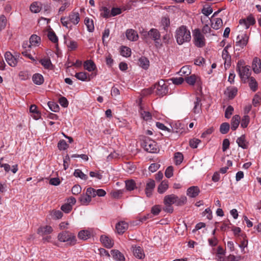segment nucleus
I'll return each mask as SVG.
<instances>
[{
    "mask_svg": "<svg viewBox=\"0 0 261 261\" xmlns=\"http://www.w3.org/2000/svg\"><path fill=\"white\" fill-rule=\"evenodd\" d=\"M58 239L60 242L66 243L70 246L74 245L76 243L75 236L69 231H63L59 233L58 235Z\"/></svg>",
    "mask_w": 261,
    "mask_h": 261,
    "instance_id": "f257e3e1",
    "label": "nucleus"
},
{
    "mask_svg": "<svg viewBox=\"0 0 261 261\" xmlns=\"http://www.w3.org/2000/svg\"><path fill=\"white\" fill-rule=\"evenodd\" d=\"M141 146L145 150L150 153H156L159 150L156 143L147 137H144Z\"/></svg>",
    "mask_w": 261,
    "mask_h": 261,
    "instance_id": "f03ea898",
    "label": "nucleus"
},
{
    "mask_svg": "<svg viewBox=\"0 0 261 261\" xmlns=\"http://www.w3.org/2000/svg\"><path fill=\"white\" fill-rule=\"evenodd\" d=\"M153 89L156 94L161 97L166 95L168 92V86L163 80L155 84L153 86Z\"/></svg>",
    "mask_w": 261,
    "mask_h": 261,
    "instance_id": "7ed1b4c3",
    "label": "nucleus"
},
{
    "mask_svg": "<svg viewBox=\"0 0 261 261\" xmlns=\"http://www.w3.org/2000/svg\"><path fill=\"white\" fill-rule=\"evenodd\" d=\"M231 47V45L228 44L225 47L222 51V57L223 59L224 60V65L225 69L229 68L231 65V56L228 51V48Z\"/></svg>",
    "mask_w": 261,
    "mask_h": 261,
    "instance_id": "20e7f679",
    "label": "nucleus"
},
{
    "mask_svg": "<svg viewBox=\"0 0 261 261\" xmlns=\"http://www.w3.org/2000/svg\"><path fill=\"white\" fill-rule=\"evenodd\" d=\"M237 71L238 72L241 80L244 83H246L249 78L250 77L251 71L249 66H246Z\"/></svg>",
    "mask_w": 261,
    "mask_h": 261,
    "instance_id": "39448f33",
    "label": "nucleus"
},
{
    "mask_svg": "<svg viewBox=\"0 0 261 261\" xmlns=\"http://www.w3.org/2000/svg\"><path fill=\"white\" fill-rule=\"evenodd\" d=\"M248 39V34H240L237 37L236 46L243 48L247 45Z\"/></svg>",
    "mask_w": 261,
    "mask_h": 261,
    "instance_id": "423d86ee",
    "label": "nucleus"
},
{
    "mask_svg": "<svg viewBox=\"0 0 261 261\" xmlns=\"http://www.w3.org/2000/svg\"><path fill=\"white\" fill-rule=\"evenodd\" d=\"M173 133L182 134L186 132V126L185 124L180 121H177L173 124L172 127Z\"/></svg>",
    "mask_w": 261,
    "mask_h": 261,
    "instance_id": "0eeeda50",
    "label": "nucleus"
},
{
    "mask_svg": "<svg viewBox=\"0 0 261 261\" xmlns=\"http://www.w3.org/2000/svg\"><path fill=\"white\" fill-rule=\"evenodd\" d=\"M185 80L190 86H194L195 84L200 86L201 84L200 78L195 74H192L189 76L186 77Z\"/></svg>",
    "mask_w": 261,
    "mask_h": 261,
    "instance_id": "6e6552de",
    "label": "nucleus"
},
{
    "mask_svg": "<svg viewBox=\"0 0 261 261\" xmlns=\"http://www.w3.org/2000/svg\"><path fill=\"white\" fill-rule=\"evenodd\" d=\"M240 24L244 27L245 29H248L250 25H253L255 22V20L252 15H250L245 19H240Z\"/></svg>",
    "mask_w": 261,
    "mask_h": 261,
    "instance_id": "1a4fd4ad",
    "label": "nucleus"
},
{
    "mask_svg": "<svg viewBox=\"0 0 261 261\" xmlns=\"http://www.w3.org/2000/svg\"><path fill=\"white\" fill-rule=\"evenodd\" d=\"M5 58L8 64L11 67L16 66L18 60L10 51H7L5 54Z\"/></svg>",
    "mask_w": 261,
    "mask_h": 261,
    "instance_id": "9d476101",
    "label": "nucleus"
},
{
    "mask_svg": "<svg viewBox=\"0 0 261 261\" xmlns=\"http://www.w3.org/2000/svg\"><path fill=\"white\" fill-rule=\"evenodd\" d=\"M194 44L198 47H202L205 45V38L203 34H194Z\"/></svg>",
    "mask_w": 261,
    "mask_h": 261,
    "instance_id": "9b49d317",
    "label": "nucleus"
},
{
    "mask_svg": "<svg viewBox=\"0 0 261 261\" xmlns=\"http://www.w3.org/2000/svg\"><path fill=\"white\" fill-rule=\"evenodd\" d=\"M175 37L177 42L178 44H182L185 42L190 41L191 36V34H176Z\"/></svg>",
    "mask_w": 261,
    "mask_h": 261,
    "instance_id": "f8f14e48",
    "label": "nucleus"
},
{
    "mask_svg": "<svg viewBox=\"0 0 261 261\" xmlns=\"http://www.w3.org/2000/svg\"><path fill=\"white\" fill-rule=\"evenodd\" d=\"M155 186V181L154 180L149 179L146 184L145 188V194L148 197H150L152 195V191Z\"/></svg>",
    "mask_w": 261,
    "mask_h": 261,
    "instance_id": "ddd939ff",
    "label": "nucleus"
},
{
    "mask_svg": "<svg viewBox=\"0 0 261 261\" xmlns=\"http://www.w3.org/2000/svg\"><path fill=\"white\" fill-rule=\"evenodd\" d=\"M128 224L124 221H120L116 224V229L119 234H122L128 228Z\"/></svg>",
    "mask_w": 261,
    "mask_h": 261,
    "instance_id": "4468645a",
    "label": "nucleus"
},
{
    "mask_svg": "<svg viewBox=\"0 0 261 261\" xmlns=\"http://www.w3.org/2000/svg\"><path fill=\"white\" fill-rule=\"evenodd\" d=\"M200 193V189L197 186H191L187 190V195L190 198H195Z\"/></svg>",
    "mask_w": 261,
    "mask_h": 261,
    "instance_id": "2eb2a0df",
    "label": "nucleus"
},
{
    "mask_svg": "<svg viewBox=\"0 0 261 261\" xmlns=\"http://www.w3.org/2000/svg\"><path fill=\"white\" fill-rule=\"evenodd\" d=\"M252 68L253 72L259 73L261 72V60L257 57H255L252 61Z\"/></svg>",
    "mask_w": 261,
    "mask_h": 261,
    "instance_id": "dca6fc26",
    "label": "nucleus"
},
{
    "mask_svg": "<svg viewBox=\"0 0 261 261\" xmlns=\"http://www.w3.org/2000/svg\"><path fill=\"white\" fill-rule=\"evenodd\" d=\"M132 248L134 255L136 257L139 259H142L145 257V254L142 247L140 246H133Z\"/></svg>",
    "mask_w": 261,
    "mask_h": 261,
    "instance_id": "f3484780",
    "label": "nucleus"
},
{
    "mask_svg": "<svg viewBox=\"0 0 261 261\" xmlns=\"http://www.w3.org/2000/svg\"><path fill=\"white\" fill-rule=\"evenodd\" d=\"M100 240L102 244L108 248H111L113 246V240L107 236L101 235Z\"/></svg>",
    "mask_w": 261,
    "mask_h": 261,
    "instance_id": "a211bd4d",
    "label": "nucleus"
},
{
    "mask_svg": "<svg viewBox=\"0 0 261 261\" xmlns=\"http://www.w3.org/2000/svg\"><path fill=\"white\" fill-rule=\"evenodd\" d=\"M238 146L243 149H247L249 146V143L246 140V136L245 135H242L241 137H239L236 141Z\"/></svg>",
    "mask_w": 261,
    "mask_h": 261,
    "instance_id": "6ab92c4d",
    "label": "nucleus"
},
{
    "mask_svg": "<svg viewBox=\"0 0 261 261\" xmlns=\"http://www.w3.org/2000/svg\"><path fill=\"white\" fill-rule=\"evenodd\" d=\"M111 254L114 259L117 261H125L124 255L118 250H112Z\"/></svg>",
    "mask_w": 261,
    "mask_h": 261,
    "instance_id": "aec40b11",
    "label": "nucleus"
},
{
    "mask_svg": "<svg viewBox=\"0 0 261 261\" xmlns=\"http://www.w3.org/2000/svg\"><path fill=\"white\" fill-rule=\"evenodd\" d=\"M42 9V4L39 2H34L30 6L31 11L34 13L39 12Z\"/></svg>",
    "mask_w": 261,
    "mask_h": 261,
    "instance_id": "412c9836",
    "label": "nucleus"
},
{
    "mask_svg": "<svg viewBox=\"0 0 261 261\" xmlns=\"http://www.w3.org/2000/svg\"><path fill=\"white\" fill-rule=\"evenodd\" d=\"M68 19L70 23L76 24L80 21V14L78 12L73 11L69 15Z\"/></svg>",
    "mask_w": 261,
    "mask_h": 261,
    "instance_id": "4be33fe9",
    "label": "nucleus"
},
{
    "mask_svg": "<svg viewBox=\"0 0 261 261\" xmlns=\"http://www.w3.org/2000/svg\"><path fill=\"white\" fill-rule=\"evenodd\" d=\"M240 117L238 115L233 116L231 120V129L235 130L238 127L240 123Z\"/></svg>",
    "mask_w": 261,
    "mask_h": 261,
    "instance_id": "5701e85b",
    "label": "nucleus"
},
{
    "mask_svg": "<svg viewBox=\"0 0 261 261\" xmlns=\"http://www.w3.org/2000/svg\"><path fill=\"white\" fill-rule=\"evenodd\" d=\"M53 228L51 226L46 225L45 226L40 227L38 229V233L40 235L43 236L50 234L53 231Z\"/></svg>",
    "mask_w": 261,
    "mask_h": 261,
    "instance_id": "b1692460",
    "label": "nucleus"
},
{
    "mask_svg": "<svg viewBox=\"0 0 261 261\" xmlns=\"http://www.w3.org/2000/svg\"><path fill=\"white\" fill-rule=\"evenodd\" d=\"M138 64L140 67L146 70L149 68V61L147 58L141 57L138 60Z\"/></svg>",
    "mask_w": 261,
    "mask_h": 261,
    "instance_id": "393cba45",
    "label": "nucleus"
},
{
    "mask_svg": "<svg viewBox=\"0 0 261 261\" xmlns=\"http://www.w3.org/2000/svg\"><path fill=\"white\" fill-rule=\"evenodd\" d=\"M176 198L177 199V196L175 194H170L166 195L164 198V204H174L176 201Z\"/></svg>",
    "mask_w": 261,
    "mask_h": 261,
    "instance_id": "a878e982",
    "label": "nucleus"
},
{
    "mask_svg": "<svg viewBox=\"0 0 261 261\" xmlns=\"http://www.w3.org/2000/svg\"><path fill=\"white\" fill-rule=\"evenodd\" d=\"M32 80L35 84L40 85L44 82V77L40 73H35L33 75Z\"/></svg>",
    "mask_w": 261,
    "mask_h": 261,
    "instance_id": "bb28decb",
    "label": "nucleus"
},
{
    "mask_svg": "<svg viewBox=\"0 0 261 261\" xmlns=\"http://www.w3.org/2000/svg\"><path fill=\"white\" fill-rule=\"evenodd\" d=\"M40 37L35 34H33L30 38V44L28 47L30 48L31 46L37 45L40 41Z\"/></svg>",
    "mask_w": 261,
    "mask_h": 261,
    "instance_id": "cd10ccee",
    "label": "nucleus"
},
{
    "mask_svg": "<svg viewBox=\"0 0 261 261\" xmlns=\"http://www.w3.org/2000/svg\"><path fill=\"white\" fill-rule=\"evenodd\" d=\"M168 180H163L158 188V192L160 194L164 193L168 189Z\"/></svg>",
    "mask_w": 261,
    "mask_h": 261,
    "instance_id": "c85d7f7f",
    "label": "nucleus"
},
{
    "mask_svg": "<svg viewBox=\"0 0 261 261\" xmlns=\"http://www.w3.org/2000/svg\"><path fill=\"white\" fill-rule=\"evenodd\" d=\"M120 53L123 57L127 58L131 56L132 51L130 48L125 46H121L120 49Z\"/></svg>",
    "mask_w": 261,
    "mask_h": 261,
    "instance_id": "c756f323",
    "label": "nucleus"
},
{
    "mask_svg": "<svg viewBox=\"0 0 261 261\" xmlns=\"http://www.w3.org/2000/svg\"><path fill=\"white\" fill-rule=\"evenodd\" d=\"M79 201L82 205H87L91 201V197L89 195L83 194L81 195L79 198Z\"/></svg>",
    "mask_w": 261,
    "mask_h": 261,
    "instance_id": "7c9ffc66",
    "label": "nucleus"
},
{
    "mask_svg": "<svg viewBox=\"0 0 261 261\" xmlns=\"http://www.w3.org/2000/svg\"><path fill=\"white\" fill-rule=\"evenodd\" d=\"M77 236L80 239L86 240L90 238L91 233L88 230H82L79 232Z\"/></svg>",
    "mask_w": 261,
    "mask_h": 261,
    "instance_id": "2f4dec72",
    "label": "nucleus"
},
{
    "mask_svg": "<svg viewBox=\"0 0 261 261\" xmlns=\"http://www.w3.org/2000/svg\"><path fill=\"white\" fill-rule=\"evenodd\" d=\"M125 187L127 191H133L137 188L136 184L134 180L129 179L125 181Z\"/></svg>",
    "mask_w": 261,
    "mask_h": 261,
    "instance_id": "473e14b6",
    "label": "nucleus"
},
{
    "mask_svg": "<svg viewBox=\"0 0 261 261\" xmlns=\"http://www.w3.org/2000/svg\"><path fill=\"white\" fill-rule=\"evenodd\" d=\"M184 160V155L180 152H176L174 154V161L176 165H180Z\"/></svg>",
    "mask_w": 261,
    "mask_h": 261,
    "instance_id": "72a5a7b5",
    "label": "nucleus"
},
{
    "mask_svg": "<svg viewBox=\"0 0 261 261\" xmlns=\"http://www.w3.org/2000/svg\"><path fill=\"white\" fill-rule=\"evenodd\" d=\"M201 98L199 97H196V100L194 101V107L193 110V112L195 114L199 113L201 111Z\"/></svg>",
    "mask_w": 261,
    "mask_h": 261,
    "instance_id": "f704fd0d",
    "label": "nucleus"
},
{
    "mask_svg": "<svg viewBox=\"0 0 261 261\" xmlns=\"http://www.w3.org/2000/svg\"><path fill=\"white\" fill-rule=\"evenodd\" d=\"M84 68L88 71H92L94 70L96 66L94 63L91 60H87L84 62Z\"/></svg>",
    "mask_w": 261,
    "mask_h": 261,
    "instance_id": "c9c22d12",
    "label": "nucleus"
},
{
    "mask_svg": "<svg viewBox=\"0 0 261 261\" xmlns=\"http://www.w3.org/2000/svg\"><path fill=\"white\" fill-rule=\"evenodd\" d=\"M227 96L230 99H233L237 94L238 89L237 87H232L227 88Z\"/></svg>",
    "mask_w": 261,
    "mask_h": 261,
    "instance_id": "e433bc0d",
    "label": "nucleus"
},
{
    "mask_svg": "<svg viewBox=\"0 0 261 261\" xmlns=\"http://www.w3.org/2000/svg\"><path fill=\"white\" fill-rule=\"evenodd\" d=\"M30 112L34 114L32 116L36 120L38 119L40 117V113L38 111L37 106L35 105L31 106L30 108Z\"/></svg>",
    "mask_w": 261,
    "mask_h": 261,
    "instance_id": "4c0bfd02",
    "label": "nucleus"
},
{
    "mask_svg": "<svg viewBox=\"0 0 261 261\" xmlns=\"http://www.w3.org/2000/svg\"><path fill=\"white\" fill-rule=\"evenodd\" d=\"M222 25V20L221 18H216L212 20V27L217 30Z\"/></svg>",
    "mask_w": 261,
    "mask_h": 261,
    "instance_id": "58836bf2",
    "label": "nucleus"
},
{
    "mask_svg": "<svg viewBox=\"0 0 261 261\" xmlns=\"http://www.w3.org/2000/svg\"><path fill=\"white\" fill-rule=\"evenodd\" d=\"M248 80H249V86L250 88L252 91L255 92L257 89L258 86L257 82L253 77H250Z\"/></svg>",
    "mask_w": 261,
    "mask_h": 261,
    "instance_id": "ea45409f",
    "label": "nucleus"
},
{
    "mask_svg": "<svg viewBox=\"0 0 261 261\" xmlns=\"http://www.w3.org/2000/svg\"><path fill=\"white\" fill-rule=\"evenodd\" d=\"M140 114L141 118L145 121H149L152 119V115L151 113L148 111H145L142 109L140 111Z\"/></svg>",
    "mask_w": 261,
    "mask_h": 261,
    "instance_id": "a19ab883",
    "label": "nucleus"
},
{
    "mask_svg": "<svg viewBox=\"0 0 261 261\" xmlns=\"http://www.w3.org/2000/svg\"><path fill=\"white\" fill-rule=\"evenodd\" d=\"M40 63L42 66L45 69H51L53 68V64L51 62V61L49 59L44 58L40 60Z\"/></svg>",
    "mask_w": 261,
    "mask_h": 261,
    "instance_id": "79ce46f5",
    "label": "nucleus"
},
{
    "mask_svg": "<svg viewBox=\"0 0 261 261\" xmlns=\"http://www.w3.org/2000/svg\"><path fill=\"white\" fill-rule=\"evenodd\" d=\"M47 37L49 40L55 44V47L58 50L59 49L58 38L56 36V34H47Z\"/></svg>",
    "mask_w": 261,
    "mask_h": 261,
    "instance_id": "37998d69",
    "label": "nucleus"
},
{
    "mask_svg": "<svg viewBox=\"0 0 261 261\" xmlns=\"http://www.w3.org/2000/svg\"><path fill=\"white\" fill-rule=\"evenodd\" d=\"M161 23L164 31L168 32V28L170 25L169 18L167 16L163 17L161 20Z\"/></svg>",
    "mask_w": 261,
    "mask_h": 261,
    "instance_id": "c03bdc74",
    "label": "nucleus"
},
{
    "mask_svg": "<svg viewBox=\"0 0 261 261\" xmlns=\"http://www.w3.org/2000/svg\"><path fill=\"white\" fill-rule=\"evenodd\" d=\"M73 175L76 177H80L81 179L86 180L88 179L87 175L84 174L80 169H75Z\"/></svg>",
    "mask_w": 261,
    "mask_h": 261,
    "instance_id": "a18cd8bd",
    "label": "nucleus"
},
{
    "mask_svg": "<svg viewBox=\"0 0 261 261\" xmlns=\"http://www.w3.org/2000/svg\"><path fill=\"white\" fill-rule=\"evenodd\" d=\"M230 129V125L227 122L222 123L220 126V132L222 134H227Z\"/></svg>",
    "mask_w": 261,
    "mask_h": 261,
    "instance_id": "49530a36",
    "label": "nucleus"
},
{
    "mask_svg": "<svg viewBox=\"0 0 261 261\" xmlns=\"http://www.w3.org/2000/svg\"><path fill=\"white\" fill-rule=\"evenodd\" d=\"M239 237L240 238V239H243V240L241 241L239 246L241 248L244 249L245 247L247 246L248 245V240L246 239V236L245 233H241L239 235Z\"/></svg>",
    "mask_w": 261,
    "mask_h": 261,
    "instance_id": "de8ad7c7",
    "label": "nucleus"
},
{
    "mask_svg": "<svg viewBox=\"0 0 261 261\" xmlns=\"http://www.w3.org/2000/svg\"><path fill=\"white\" fill-rule=\"evenodd\" d=\"M175 201H176L175 202L174 204H175L177 206H181L186 203L187 199L185 196H182L180 198L177 196V199L176 198Z\"/></svg>",
    "mask_w": 261,
    "mask_h": 261,
    "instance_id": "09e8293b",
    "label": "nucleus"
},
{
    "mask_svg": "<svg viewBox=\"0 0 261 261\" xmlns=\"http://www.w3.org/2000/svg\"><path fill=\"white\" fill-rule=\"evenodd\" d=\"M100 15L105 18L111 17V12L109 9L106 7H102L100 10Z\"/></svg>",
    "mask_w": 261,
    "mask_h": 261,
    "instance_id": "8fccbe9b",
    "label": "nucleus"
},
{
    "mask_svg": "<svg viewBox=\"0 0 261 261\" xmlns=\"http://www.w3.org/2000/svg\"><path fill=\"white\" fill-rule=\"evenodd\" d=\"M69 147V145L64 140H60L58 143V148L60 150H65Z\"/></svg>",
    "mask_w": 261,
    "mask_h": 261,
    "instance_id": "3c124183",
    "label": "nucleus"
},
{
    "mask_svg": "<svg viewBox=\"0 0 261 261\" xmlns=\"http://www.w3.org/2000/svg\"><path fill=\"white\" fill-rule=\"evenodd\" d=\"M250 122V118L248 115H245L243 117L241 122V126L243 128H246L248 126Z\"/></svg>",
    "mask_w": 261,
    "mask_h": 261,
    "instance_id": "603ef678",
    "label": "nucleus"
},
{
    "mask_svg": "<svg viewBox=\"0 0 261 261\" xmlns=\"http://www.w3.org/2000/svg\"><path fill=\"white\" fill-rule=\"evenodd\" d=\"M85 24L87 28V30L89 32H91L94 30V27L92 20L89 19H86L85 20Z\"/></svg>",
    "mask_w": 261,
    "mask_h": 261,
    "instance_id": "864d4df0",
    "label": "nucleus"
},
{
    "mask_svg": "<svg viewBox=\"0 0 261 261\" xmlns=\"http://www.w3.org/2000/svg\"><path fill=\"white\" fill-rule=\"evenodd\" d=\"M75 77L82 81H85L87 79V74L85 72H77L75 74Z\"/></svg>",
    "mask_w": 261,
    "mask_h": 261,
    "instance_id": "5fc2aeb1",
    "label": "nucleus"
},
{
    "mask_svg": "<svg viewBox=\"0 0 261 261\" xmlns=\"http://www.w3.org/2000/svg\"><path fill=\"white\" fill-rule=\"evenodd\" d=\"M48 106L49 108V109L51 111L54 112H59L60 108H59V106L58 105V104H57L56 103H55L54 102H52V101H49L48 102Z\"/></svg>",
    "mask_w": 261,
    "mask_h": 261,
    "instance_id": "6e6d98bb",
    "label": "nucleus"
},
{
    "mask_svg": "<svg viewBox=\"0 0 261 261\" xmlns=\"http://www.w3.org/2000/svg\"><path fill=\"white\" fill-rule=\"evenodd\" d=\"M201 142V140L198 139L193 138L189 141V145L192 148H196L198 145Z\"/></svg>",
    "mask_w": 261,
    "mask_h": 261,
    "instance_id": "4d7b16f0",
    "label": "nucleus"
},
{
    "mask_svg": "<svg viewBox=\"0 0 261 261\" xmlns=\"http://www.w3.org/2000/svg\"><path fill=\"white\" fill-rule=\"evenodd\" d=\"M165 176L167 178H170L173 175V167L172 166L168 167L165 172Z\"/></svg>",
    "mask_w": 261,
    "mask_h": 261,
    "instance_id": "13d9d810",
    "label": "nucleus"
},
{
    "mask_svg": "<svg viewBox=\"0 0 261 261\" xmlns=\"http://www.w3.org/2000/svg\"><path fill=\"white\" fill-rule=\"evenodd\" d=\"M72 205L67 203L64 204L61 207V210L67 214L69 213L72 210Z\"/></svg>",
    "mask_w": 261,
    "mask_h": 261,
    "instance_id": "bf43d9fd",
    "label": "nucleus"
},
{
    "mask_svg": "<svg viewBox=\"0 0 261 261\" xmlns=\"http://www.w3.org/2000/svg\"><path fill=\"white\" fill-rule=\"evenodd\" d=\"M161 211V206L160 205H155L152 206L151 210V213L154 216L159 214Z\"/></svg>",
    "mask_w": 261,
    "mask_h": 261,
    "instance_id": "052dcab7",
    "label": "nucleus"
},
{
    "mask_svg": "<svg viewBox=\"0 0 261 261\" xmlns=\"http://www.w3.org/2000/svg\"><path fill=\"white\" fill-rule=\"evenodd\" d=\"M173 84L176 85L181 84L185 81L184 78L182 77H173L171 79Z\"/></svg>",
    "mask_w": 261,
    "mask_h": 261,
    "instance_id": "680f3d73",
    "label": "nucleus"
},
{
    "mask_svg": "<svg viewBox=\"0 0 261 261\" xmlns=\"http://www.w3.org/2000/svg\"><path fill=\"white\" fill-rule=\"evenodd\" d=\"M179 73L181 75H188L191 73V71L189 67L184 66L180 69Z\"/></svg>",
    "mask_w": 261,
    "mask_h": 261,
    "instance_id": "e2e57ef3",
    "label": "nucleus"
},
{
    "mask_svg": "<svg viewBox=\"0 0 261 261\" xmlns=\"http://www.w3.org/2000/svg\"><path fill=\"white\" fill-rule=\"evenodd\" d=\"M127 39L132 41H137L139 38L138 34H125Z\"/></svg>",
    "mask_w": 261,
    "mask_h": 261,
    "instance_id": "0e129e2a",
    "label": "nucleus"
},
{
    "mask_svg": "<svg viewBox=\"0 0 261 261\" xmlns=\"http://www.w3.org/2000/svg\"><path fill=\"white\" fill-rule=\"evenodd\" d=\"M7 23L6 17L4 15L0 16V31H2L6 27Z\"/></svg>",
    "mask_w": 261,
    "mask_h": 261,
    "instance_id": "69168bd1",
    "label": "nucleus"
},
{
    "mask_svg": "<svg viewBox=\"0 0 261 261\" xmlns=\"http://www.w3.org/2000/svg\"><path fill=\"white\" fill-rule=\"evenodd\" d=\"M233 110V108L231 106H228L225 110V117L226 118H229L232 115Z\"/></svg>",
    "mask_w": 261,
    "mask_h": 261,
    "instance_id": "338daca9",
    "label": "nucleus"
},
{
    "mask_svg": "<svg viewBox=\"0 0 261 261\" xmlns=\"http://www.w3.org/2000/svg\"><path fill=\"white\" fill-rule=\"evenodd\" d=\"M81 191L82 188L81 186L79 185H74L71 189L72 193L73 195H77L80 194L81 192Z\"/></svg>",
    "mask_w": 261,
    "mask_h": 261,
    "instance_id": "774afa93",
    "label": "nucleus"
}]
</instances>
